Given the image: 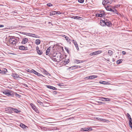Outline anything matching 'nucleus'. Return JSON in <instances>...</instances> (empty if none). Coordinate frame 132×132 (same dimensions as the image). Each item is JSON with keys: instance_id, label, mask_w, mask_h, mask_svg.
<instances>
[{"instance_id": "obj_1", "label": "nucleus", "mask_w": 132, "mask_h": 132, "mask_svg": "<svg viewBox=\"0 0 132 132\" xmlns=\"http://www.w3.org/2000/svg\"><path fill=\"white\" fill-rule=\"evenodd\" d=\"M61 54L60 53H56V54L53 56L52 59L54 61L57 62H59L61 60Z\"/></svg>"}, {"instance_id": "obj_2", "label": "nucleus", "mask_w": 132, "mask_h": 132, "mask_svg": "<svg viewBox=\"0 0 132 132\" xmlns=\"http://www.w3.org/2000/svg\"><path fill=\"white\" fill-rule=\"evenodd\" d=\"M3 93L8 96L13 97L14 96V92L11 90H6L3 91Z\"/></svg>"}, {"instance_id": "obj_3", "label": "nucleus", "mask_w": 132, "mask_h": 132, "mask_svg": "<svg viewBox=\"0 0 132 132\" xmlns=\"http://www.w3.org/2000/svg\"><path fill=\"white\" fill-rule=\"evenodd\" d=\"M11 44L15 45L16 43V40L13 38H10L8 42V43Z\"/></svg>"}, {"instance_id": "obj_4", "label": "nucleus", "mask_w": 132, "mask_h": 132, "mask_svg": "<svg viewBox=\"0 0 132 132\" xmlns=\"http://www.w3.org/2000/svg\"><path fill=\"white\" fill-rule=\"evenodd\" d=\"M100 23H103L108 27H111L112 25L111 22L109 21H107L105 22L103 20H101V21Z\"/></svg>"}, {"instance_id": "obj_5", "label": "nucleus", "mask_w": 132, "mask_h": 132, "mask_svg": "<svg viewBox=\"0 0 132 132\" xmlns=\"http://www.w3.org/2000/svg\"><path fill=\"white\" fill-rule=\"evenodd\" d=\"M102 52V51L101 50H99L96 51L94 52H92L90 53V55L91 56L95 55H98L99 54H101Z\"/></svg>"}, {"instance_id": "obj_6", "label": "nucleus", "mask_w": 132, "mask_h": 132, "mask_svg": "<svg viewBox=\"0 0 132 132\" xmlns=\"http://www.w3.org/2000/svg\"><path fill=\"white\" fill-rule=\"evenodd\" d=\"M104 11H102L100 13H97L96 14V16L100 17H103L104 16L105 14L104 13Z\"/></svg>"}, {"instance_id": "obj_7", "label": "nucleus", "mask_w": 132, "mask_h": 132, "mask_svg": "<svg viewBox=\"0 0 132 132\" xmlns=\"http://www.w3.org/2000/svg\"><path fill=\"white\" fill-rule=\"evenodd\" d=\"M36 50L37 53L39 55H41L43 53L42 51L39 49L38 46H37L36 48Z\"/></svg>"}, {"instance_id": "obj_8", "label": "nucleus", "mask_w": 132, "mask_h": 132, "mask_svg": "<svg viewBox=\"0 0 132 132\" xmlns=\"http://www.w3.org/2000/svg\"><path fill=\"white\" fill-rule=\"evenodd\" d=\"M92 129L91 127L84 128L81 129V130L84 131H87L89 130H92Z\"/></svg>"}, {"instance_id": "obj_9", "label": "nucleus", "mask_w": 132, "mask_h": 132, "mask_svg": "<svg viewBox=\"0 0 132 132\" xmlns=\"http://www.w3.org/2000/svg\"><path fill=\"white\" fill-rule=\"evenodd\" d=\"M12 76L14 79H16L19 77V75L17 74L13 73L12 75Z\"/></svg>"}, {"instance_id": "obj_10", "label": "nucleus", "mask_w": 132, "mask_h": 132, "mask_svg": "<svg viewBox=\"0 0 132 132\" xmlns=\"http://www.w3.org/2000/svg\"><path fill=\"white\" fill-rule=\"evenodd\" d=\"M61 36L63 37L64 38L68 43H69L70 44L71 43L70 42L71 40L70 39H69L68 37L64 35H62Z\"/></svg>"}, {"instance_id": "obj_11", "label": "nucleus", "mask_w": 132, "mask_h": 132, "mask_svg": "<svg viewBox=\"0 0 132 132\" xmlns=\"http://www.w3.org/2000/svg\"><path fill=\"white\" fill-rule=\"evenodd\" d=\"M28 41V39L27 38H23L21 43L22 44H24L26 43Z\"/></svg>"}, {"instance_id": "obj_12", "label": "nucleus", "mask_w": 132, "mask_h": 132, "mask_svg": "<svg viewBox=\"0 0 132 132\" xmlns=\"http://www.w3.org/2000/svg\"><path fill=\"white\" fill-rule=\"evenodd\" d=\"M19 48L20 50H28V47H24L23 46H19Z\"/></svg>"}, {"instance_id": "obj_13", "label": "nucleus", "mask_w": 132, "mask_h": 132, "mask_svg": "<svg viewBox=\"0 0 132 132\" xmlns=\"http://www.w3.org/2000/svg\"><path fill=\"white\" fill-rule=\"evenodd\" d=\"M30 105L32 108V109L34 110L35 112H37L38 111V110L36 108V106L32 103H31L30 104Z\"/></svg>"}, {"instance_id": "obj_14", "label": "nucleus", "mask_w": 132, "mask_h": 132, "mask_svg": "<svg viewBox=\"0 0 132 132\" xmlns=\"http://www.w3.org/2000/svg\"><path fill=\"white\" fill-rule=\"evenodd\" d=\"M32 73H34L36 75H37L38 76H42V74L39 73H38L37 72V71H36L34 70L33 69H32Z\"/></svg>"}, {"instance_id": "obj_15", "label": "nucleus", "mask_w": 132, "mask_h": 132, "mask_svg": "<svg viewBox=\"0 0 132 132\" xmlns=\"http://www.w3.org/2000/svg\"><path fill=\"white\" fill-rule=\"evenodd\" d=\"M95 119H96L98 120H100V121H103L104 122H106L107 121H109L106 119H104L102 118H95Z\"/></svg>"}, {"instance_id": "obj_16", "label": "nucleus", "mask_w": 132, "mask_h": 132, "mask_svg": "<svg viewBox=\"0 0 132 132\" xmlns=\"http://www.w3.org/2000/svg\"><path fill=\"white\" fill-rule=\"evenodd\" d=\"M73 43L75 45L77 49L78 50L79 49L78 45L77 43V42L74 40H72Z\"/></svg>"}, {"instance_id": "obj_17", "label": "nucleus", "mask_w": 132, "mask_h": 132, "mask_svg": "<svg viewBox=\"0 0 132 132\" xmlns=\"http://www.w3.org/2000/svg\"><path fill=\"white\" fill-rule=\"evenodd\" d=\"M51 49V47H50L47 49L46 52V55H48L49 54L50 52Z\"/></svg>"}, {"instance_id": "obj_18", "label": "nucleus", "mask_w": 132, "mask_h": 132, "mask_svg": "<svg viewBox=\"0 0 132 132\" xmlns=\"http://www.w3.org/2000/svg\"><path fill=\"white\" fill-rule=\"evenodd\" d=\"M11 109L13 111L16 113H18V112H21V111L20 110H19L17 109H15L13 108H11Z\"/></svg>"}, {"instance_id": "obj_19", "label": "nucleus", "mask_w": 132, "mask_h": 132, "mask_svg": "<svg viewBox=\"0 0 132 132\" xmlns=\"http://www.w3.org/2000/svg\"><path fill=\"white\" fill-rule=\"evenodd\" d=\"M103 100H102L106 101H111V99L108 98H106L104 97H103L102 98Z\"/></svg>"}, {"instance_id": "obj_20", "label": "nucleus", "mask_w": 132, "mask_h": 132, "mask_svg": "<svg viewBox=\"0 0 132 132\" xmlns=\"http://www.w3.org/2000/svg\"><path fill=\"white\" fill-rule=\"evenodd\" d=\"M106 10H107L111 11L112 10V9L111 6H106L105 7Z\"/></svg>"}, {"instance_id": "obj_21", "label": "nucleus", "mask_w": 132, "mask_h": 132, "mask_svg": "<svg viewBox=\"0 0 132 132\" xmlns=\"http://www.w3.org/2000/svg\"><path fill=\"white\" fill-rule=\"evenodd\" d=\"M47 86L48 88L53 90H56L57 89L56 88L52 86Z\"/></svg>"}, {"instance_id": "obj_22", "label": "nucleus", "mask_w": 132, "mask_h": 132, "mask_svg": "<svg viewBox=\"0 0 132 132\" xmlns=\"http://www.w3.org/2000/svg\"><path fill=\"white\" fill-rule=\"evenodd\" d=\"M109 3L108 0H104L102 2V4L103 5H105Z\"/></svg>"}, {"instance_id": "obj_23", "label": "nucleus", "mask_w": 132, "mask_h": 132, "mask_svg": "<svg viewBox=\"0 0 132 132\" xmlns=\"http://www.w3.org/2000/svg\"><path fill=\"white\" fill-rule=\"evenodd\" d=\"M97 77V76L96 75H92L89 76V78L90 79H93Z\"/></svg>"}, {"instance_id": "obj_24", "label": "nucleus", "mask_w": 132, "mask_h": 132, "mask_svg": "<svg viewBox=\"0 0 132 132\" xmlns=\"http://www.w3.org/2000/svg\"><path fill=\"white\" fill-rule=\"evenodd\" d=\"M40 40L39 39H36L35 42V43L37 45L39 44L40 43Z\"/></svg>"}, {"instance_id": "obj_25", "label": "nucleus", "mask_w": 132, "mask_h": 132, "mask_svg": "<svg viewBox=\"0 0 132 132\" xmlns=\"http://www.w3.org/2000/svg\"><path fill=\"white\" fill-rule=\"evenodd\" d=\"M72 18L74 19H79L80 18L82 19H80L81 20H82V19L83 18L81 17H80L79 16H74L73 18Z\"/></svg>"}, {"instance_id": "obj_26", "label": "nucleus", "mask_w": 132, "mask_h": 132, "mask_svg": "<svg viewBox=\"0 0 132 132\" xmlns=\"http://www.w3.org/2000/svg\"><path fill=\"white\" fill-rule=\"evenodd\" d=\"M56 11H52L50 13V15H54L56 14Z\"/></svg>"}, {"instance_id": "obj_27", "label": "nucleus", "mask_w": 132, "mask_h": 132, "mask_svg": "<svg viewBox=\"0 0 132 132\" xmlns=\"http://www.w3.org/2000/svg\"><path fill=\"white\" fill-rule=\"evenodd\" d=\"M20 126L22 128H25L27 127L25 125L22 123H21L20 125Z\"/></svg>"}, {"instance_id": "obj_28", "label": "nucleus", "mask_w": 132, "mask_h": 132, "mask_svg": "<svg viewBox=\"0 0 132 132\" xmlns=\"http://www.w3.org/2000/svg\"><path fill=\"white\" fill-rule=\"evenodd\" d=\"M83 61H80L78 60H76V63H81L84 62Z\"/></svg>"}, {"instance_id": "obj_29", "label": "nucleus", "mask_w": 132, "mask_h": 132, "mask_svg": "<svg viewBox=\"0 0 132 132\" xmlns=\"http://www.w3.org/2000/svg\"><path fill=\"white\" fill-rule=\"evenodd\" d=\"M122 59L119 60L117 61V63L118 64H119L122 62Z\"/></svg>"}, {"instance_id": "obj_30", "label": "nucleus", "mask_w": 132, "mask_h": 132, "mask_svg": "<svg viewBox=\"0 0 132 132\" xmlns=\"http://www.w3.org/2000/svg\"><path fill=\"white\" fill-rule=\"evenodd\" d=\"M108 53L110 56H111L113 54V52L111 50H109L108 51Z\"/></svg>"}, {"instance_id": "obj_31", "label": "nucleus", "mask_w": 132, "mask_h": 132, "mask_svg": "<svg viewBox=\"0 0 132 132\" xmlns=\"http://www.w3.org/2000/svg\"><path fill=\"white\" fill-rule=\"evenodd\" d=\"M8 113H11L13 112V110L11 109V108H10L9 109H8Z\"/></svg>"}, {"instance_id": "obj_32", "label": "nucleus", "mask_w": 132, "mask_h": 132, "mask_svg": "<svg viewBox=\"0 0 132 132\" xmlns=\"http://www.w3.org/2000/svg\"><path fill=\"white\" fill-rule=\"evenodd\" d=\"M130 121L129 122V124L130 126L132 129V120L131 119L130 120Z\"/></svg>"}, {"instance_id": "obj_33", "label": "nucleus", "mask_w": 132, "mask_h": 132, "mask_svg": "<svg viewBox=\"0 0 132 132\" xmlns=\"http://www.w3.org/2000/svg\"><path fill=\"white\" fill-rule=\"evenodd\" d=\"M127 116L128 118V119H129V122L130 121V119L132 120L131 118L130 117V115L128 113H127Z\"/></svg>"}, {"instance_id": "obj_34", "label": "nucleus", "mask_w": 132, "mask_h": 132, "mask_svg": "<svg viewBox=\"0 0 132 132\" xmlns=\"http://www.w3.org/2000/svg\"><path fill=\"white\" fill-rule=\"evenodd\" d=\"M37 101L38 103L40 105H43V103L40 100H37Z\"/></svg>"}, {"instance_id": "obj_35", "label": "nucleus", "mask_w": 132, "mask_h": 132, "mask_svg": "<svg viewBox=\"0 0 132 132\" xmlns=\"http://www.w3.org/2000/svg\"><path fill=\"white\" fill-rule=\"evenodd\" d=\"M4 70H2L3 71V74H4L6 72H7V70L6 69H4Z\"/></svg>"}, {"instance_id": "obj_36", "label": "nucleus", "mask_w": 132, "mask_h": 132, "mask_svg": "<svg viewBox=\"0 0 132 132\" xmlns=\"http://www.w3.org/2000/svg\"><path fill=\"white\" fill-rule=\"evenodd\" d=\"M106 82L105 81H99V83H100V84H105H105H107L106 83H104L105 82Z\"/></svg>"}, {"instance_id": "obj_37", "label": "nucleus", "mask_w": 132, "mask_h": 132, "mask_svg": "<svg viewBox=\"0 0 132 132\" xmlns=\"http://www.w3.org/2000/svg\"><path fill=\"white\" fill-rule=\"evenodd\" d=\"M32 69H31V70H30L29 69H27V70H26V71L28 72H30V73H32Z\"/></svg>"}, {"instance_id": "obj_38", "label": "nucleus", "mask_w": 132, "mask_h": 132, "mask_svg": "<svg viewBox=\"0 0 132 132\" xmlns=\"http://www.w3.org/2000/svg\"><path fill=\"white\" fill-rule=\"evenodd\" d=\"M111 11L115 13H117V10L114 9H112V11Z\"/></svg>"}, {"instance_id": "obj_39", "label": "nucleus", "mask_w": 132, "mask_h": 132, "mask_svg": "<svg viewBox=\"0 0 132 132\" xmlns=\"http://www.w3.org/2000/svg\"><path fill=\"white\" fill-rule=\"evenodd\" d=\"M32 36H31V37H35L36 38L37 37L36 36H37V35H36L35 34H32Z\"/></svg>"}, {"instance_id": "obj_40", "label": "nucleus", "mask_w": 132, "mask_h": 132, "mask_svg": "<svg viewBox=\"0 0 132 132\" xmlns=\"http://www.w3.org/2000/svg\"><path fill=\"white\" fill-rule=\"evenodd\" d=\"M84 0H79L78 2L81 3H82L84 2Z\"/></svg>"}, {"instance_id": "obj_41", "label": "nucleus", "mask_w": 132, "mask_h": 132, "mask_svg": "<svg viewBox=\"0 0 132 132\" xmlns=\"http://www.w3.org/2000/svg\"><path fill=\"white\" fill-rule=\"evenodd\" d=\"M27 34V36L31 37V36H32V34L31 33H28V34Z\"/></svg>"}, {"instance_id": "obj_42", "label": "nucleus", "mask_w": 132, "mask_h": 132, "mask_svg": "<svg viewBox=\"0 0 132 132\" xmlns=\"http://www.w3.org/2000/svg\"><path fill=\"white\" fill-rule=\"evenodd\" d=\"M55 13H56V14H61V13H60V12L59 11H57V12L56 11Z\"/></svg>"}, {"instance_id": "obj_43", "label": "nucleus", "mask_w": 132, "mask_h": 132, "mask_svg": "<svg viewBox=\"0 0 132 132\" xmlns=\"http://www.w3.org/2000/svg\"><path fill=\"white\" fill-rule=\"evenodd\" d=\"M47 5L48 6H52V5L51 4L49 3V4H47Z\"/></svg>"}, {"instance_id": "obj_44", "label": "nucleus", "mask_w": 132, "mask_h": 132, "mask_svg": "<svg viewBox=\"0 0 132 132\" xmlns=\"http://www.w3.org/2000/svg\"><path fill=\"white\" fill-rule=\"evenodd\" d=\"M89 76L88 77H85L84 78V79H89Z\"/></svg>"}, {"instance_id": "obj_45", "label": "nucleus", "mask_w": 132, "mask_h": 132, "mask_svg": "<svg viewBox=\"0 0 132 132\" xmlns=\"http://www.w3.org/2000/svg\"><path fill=\"white\" fill-rule=\"evenodd\" d=\"M15 94L16 96H19V95L18 94H17L16 93H14V94Z\"/></svg>"}, {"instance_id": "obj_46", "label": "nucleus", "mask_w": 132, "mask_h": 132, "mask_svg": "<svg viewBox=\"0 0 132 132\" xmlns=\"http://www.w3.org/2000/svg\"><path fill=\"white\" fill-rule=\"evenodd\" d=\"M122 53L123 55H125L126 54V52L125 51H122Z\"/></svg>"}, {"instance_id": "obj_47", "label": "nucleus", "mask_w": 132, "mask_h": 132, "mask_svg": "<svg viewBox=\"0 0 132 132\" xmlns=\"http://www.w3.org/2000/svg\"><path fill=\"white\" fill-rule=\"evenodd\" d=\"M3 71L0 69V73L3 74Z\"/></svg>"}, {"instance_id": "obj_48", "label": "nucleus", "mask_w": 132, "mask_h": 132, "mask_svg": "<svg viewBox=\"0 0 132 132\" xmlns=\"http://www.w3.org/2000/svg\"><path fill=\"white\" fill-rule=\"evenodd\" d=\"M4 27V26L2 25H0V27Z\"/></svg>"}, {"instance_id": "obj_49", "label": "nucleus", "mask_w": 132, "mask_h": 132, "mask_svg": "<svg viewBox=\"0 0 132 132\" xmlns=\"http://www.w3.org/2000/svg\"><path fill=\"white\" fill-rule=\"evenodd\" d=\"M69 62V60H68L66 62V63H66V64H67V63H68Z\"/></svg>"}, {"instance_id": "obj_50", "label": "nucleus", "mask_w": 132, "mask_h": 132, "mask_svg": "<svg viewBox=\"0 0 132 132\" xmlns=\"http://www.w3.org/2000/svg\"><path fill=\"white\" fill-rule=\"evenodd\" d=\"M24 34L27 36V34H28V33H25Z\"/></svg>"}, {"instance_id": "obj_51", "label": "nucleus", "mask_w": 132, "mask_h": 132, "mask_svg": "<svg viewBox=\"0 0 132 132\" xmlns=\"http://www.w3.org/2000/svg\"><path fill=\"white\" fill-rule=\"evenodd\" d=\"M58 85H60V84H58Z\"/></svg>"}]
</instances>
